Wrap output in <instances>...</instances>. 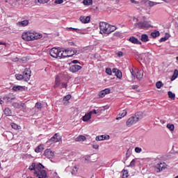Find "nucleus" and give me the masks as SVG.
<instances>
[{"instance_id": "6", "label": "nucleus", "mask_w": 178, "mask_h": 178, "mask_svg": "<svg viewBox=\"0 0 178 178\" xmlns=\"http://www.w3.org/2000/svg\"><path fill=\"white\" fill-rule=\"evenodd\" d=\"M135 29H140V30H144V29H149L151 27V24H149V22H136L134 24Z\"/></svg>"}, {"instance_id": "61", "label": "nucleus", "mask_w": 178, "mask_h": 178, "mask_svg": "<svg viewBox=\"0 0 178 178\" xmlns=\"http://www.w3.org/2000/svg\"><path fill=\"white\" fill-rule=\"evenodd\" d=\"M137 88H138V86L136 85V86H131V89H132V90H137Z\"/></svg>"}, {"instance_id": "62", "label": "nucleus", "mask_w": 178, "mask_h": 178, "mask_svg": "<svg viewBox=\"0 0 178 178\" xmlns=\"http://www.w3.org/2000/svg\"><path fill=\"white\" fill-rule=\"evenodd\" d=\"M13 62H19V58L16 57L13 58Z\"/></svg>"}, {"instance_id": "60", "label": "nucleus", "mask_w": 178, "mask_h": 178, "mask_svg": "<svg viewBox=\"0 0 178 178\" xmlns=\"http://www.w3.org/2000/svg\"><path fill=\"white\" fill-rule=\"evenodd\" d=\"M113 35L115 37H119L120 35V32H115L113 33Z\"/></svg>"}, {"instance_id": "37", "label": "nucleus", "mask_w": 178, "mask_h": 178, "mask_svg": "<svg viewBox=\"0 0 178 178\" xmlns=\"http://www.w3.org/2000/svg\"><path fill=\"white\" fill-rule=\"evenodd\" d=\"M115 76H116V77H118V79H122L123 75L122 74V72L118 70V71H117V72L115 74Z\"/></svg>"}, {"instance_id": "51", "label": "nucleus", "mask_w": 178, "mask_h": 178, "mask_svg": "<svg viewBox=\"0 0 178 178\" xmlns=\"http://www.w3.org/2000/svg\"><path fill=\"white\" fill-rule=\"evenodd\" d=\"M141 151H143V149H141L140 147L135 148V152H136L137 154H140V152H141Z\"/></svg>"}, {"instance_id": "3", "label": "nucleus", "mask_w": 178, "mask_h": 178, "mask_svg": "<svg viewBox=\"0 0 178 178\" xmlns=\"http://www.w3.org/2000/svg\"><path fill=\"white\" fill-rule=\"evenodd\" d=\"M100 34L109 35L111 33H113L116 28L106 22H102L99 23Z\"/></svg>"}, {"instance_id": "38", "label": "nucleus", "mask_w": 178, "mask_h": 178, "mask_svg": "<svg viewBox=\"0 0 178 178\" xmlns=\"http://www.w3.org/2000/svg\"><path fill=\"white\" fill-rule=\"evenodd\" d=\"M127 177H129V172H127V170H124L121 178H127Z\"/></svg>"}, {"instance_id": "42", "label": "nucleus", "mask_w": 178, "mask_h": 178, "mask_svg": "<svg viewBox=\"0 0 178 178\" xmlns=\"http://www.w3.org/2000/svg\"><path fill=\"white\" fill-rule=\"evenodd\" d=\"M68 30H70V31H74V32H76V33H79V31H80V29H76V28H67Z\"/></svg>"}, {"instance_id": "24", "label": "nucleus", "mask_w": 178, "mask_h": 178, "mask_svg": "<svg viewBox=\"0 0 178 178\" xmlns=\"http://www.w3.org/2000/svg\"><path fill=\"white\" fill-rule=\"evenodd\" d=\"M4 114L6 116H12V110L9 108H6L4 110Z\"/></svg>"}, {"instance_id": "12", "label": "nucleus", "mask_w": 178, "mask_h": 178, "mask_svg": "<svg viewBox=\"0 0 178 178\" xmlns=\"http://www.w3.org/2000/svg\"><path fill=\"white\" fill-rule=\"evenodd\" d=\"M16 97L13 94H8L3 97V99L6 102H10L11 101H13Z\"/></svg>"}, {"instance_id": "14", "label": "nucleus", "mask_w": 178, "mask_h": 178, "mask_svg": "<svg viewBox=\"0 0 178 178\" xmlns=\"http://www.w3.org/2000/svg\"><path fill=\"white\" fill-rule=\"evenodd\" d=\"M29 19H24L23 21L18 22L17 23V26H18V27H26V26H29Z\"/></svg>"}, {"instance_id": "7", "label": "nucleus", "mask_w": 178, "mask_h": 178, "mask_svg": "<svg viewBox=\"0 0 178 178\" xmlns=\"http://www.w3.org/2000/svg\"><path fill=\"white\" fill-rule=\"evenodd\" d=\"M22 76L24 77V81H30V78L31 77V70H30V68H25L22 72Z\"/></svg>"}, {"instance_id": "26", "label": "nucleus", "mask_w": 178, "mask_h": 178, "mask_svg": "<svg viewBox=\"0 0 178 178\" xmlns=\"http://www.w3.org/2000/svg\"><path fill=\"white\" fill-rule=\"evenodd\" d=\"M13 91H23V90H24V88L20 86H13Z\"/></svg>"}, {"instance_id": "41", "label": "nucleus", "mask_w": 178, "mask_h": 178, "mask_svg": "<svg viewBox=\"0 0 178 178\" xmlns=\"http://www.w3.org/2000/svg\"><path fill=\"white\" fill-rule=\"evenodd\" d=\"M106 73L108 74V76H112V70L109 67L106 68Z\"/></svg>"}, {"instance_id": "25", "label": "nucleus", "mask_w": 178, "mask_h": 178, "mask_svg": "<svg viewBox=\"0 0 178 178\" xmlns=\"http://www.w3.org/2000/svg\"><path fill=\"white\" fill-rule=\"evenodd\" d=\"M177 77H178V70H175L173 75L171 77V81H173L174 80H176V79H177Z\"/></svg>"}, {"instance_id": "64", "label": "nucleus", "mask_w": 178, "mask_h": 178, "mask_svg": "<svg viewBox=\"0 0 178 178\" xmlns=\"http://www.w3.org/2000/svg\"><path fill=\"white\" fill-rule=\"evenodd\" d=\"M0 45H5V47H6V42H2L0 41Z\"/></svg>"}, {"instance_id": "43", "label": "nucleus", "mask_w": 178, "mask_h": 178, "mask_svg": "<svg viewBox=\"0 0 178 178\" xmlns=\"http://www.w3.org/2000/svg\"><path fill=\"white\" fill-rule=\"evenodd\" d=\"M35 107L37 108V109H41V108H42V104L40 102H37Z\"/></svg>"}, {"instance_id": "58", "label": "nucleus", "mask_w": 178, "mask_h": 178, "mask_svg": "<svg viewBox=\"0 0 178 178\" xmlns=\"http://www.w3.org/2000/svg\"><path fill=\"white\" fill-rule=\"evenodd\" d=\"M119 71V70H118V68H113L111 72H113V73H115L116 74V73Z\"/></svg>"}, {"instance_id": "46", "label": "nucleus", "mask_w": 178, "mask_h": 178, "mask_svg": "<svg viewBox=\"0 0 178 178\" xmlns=\"http://www.w3.org/2000/svg\"><path fill=\"white\" fill-rule=\"evenodd\" d=\"M6 2L11 5V6H15V5H16L15 3H13V0H6Z\"/></svg>"}, {"instance_id": "30", "label": "nucleus", "mask_w": 178, "mask_h": 178, "mask_svg": "<svg viewBox=\"0 0 178 178\" xmlns=\"http://www.w3.org/2000/svg\"><path fill=\"white\" fill-rule=\"evenodd\" d=\"M168 95L169 98H170L171 99H175V98H176V95L175 93L172 92V91H168Z\"/></svg>"}, {"instance_id": "16", "label": "nucleus", "mask_w": 178, "mask_h": 178, "mask_svg": "<svg viewBox=\"0 0 178 178\" xmlns=\"http://www.w3.org/2000/svg\"><path fill=\"white\" fill-rule=\"evenodd\" d=\"M91 116H92V112H89L85 114V115L82 118V120L83 122H88L90 119H91Z\"/></svg>"}, {"instance_id": "13", "label": "nucleus", "mask_w": 178, "mask_h": 178, "mask_svg": "<svg viewBox=\"0 0 178 178\" xmlns=\"http://www.w3.org/2000/svg\"><path fill=\"white\" fill-rule=\"evenodd\" d=\"M80 22H81V23H84L85 24L87 23H90V21L91 20V17L90 16H81L79 18Z\"/></svg>"}, {"instance_id": "15", "label": "nucleus", "mask_w": 178, "mask_h": 178, "mask_svg": "<svg viewBox=\"0 0 178 178\" xmlns=\"http://www.w3.org/2000/svg\"><path fill=\"white\" fill-rule=\"evenodd\" d=\"M109 135H102L100 136H97L95 140L96 141H103L104 140H109Z\"/></svg>"}, {"instance_id": "56", "label": "nucleus", "mask_w": 178, "mask_h": 178, "mask_svg": "<svg viewBox=\"0 0 178 178\" xmlns=\"http://www.w3.org/2000/svg\"><path fill=\"white\" fill-rule=\"evenodd\" d=\"M71 63H73L74 65H77V63H80V62H79V60H74L72 61Z\"/></svg>"}, {"instance_id": "31", "label": "nucleus", "mask_w": 178, "mask_h": 178, "mask_svg": "<svg viewBox=\"0 0 178 178\" xmlns=\"http://www.w3.org/2000/svg\"><path fill=\"white\" fill-rule=\"evenodd\" d=\"M147 3L148 5L152 8V6H155V5H160L161 3H158V2H154V1H147Z\"/></svg>"}, {"instance_id": "44", "label": "nucleus", "mask_w": 178, "mask_h": 178, "mask_svg": "<svg viewBox=\"0 0 178 178\" xmlns=\"http://www.w3.org/2000/svg\"><path fill=\"white\" fill-rule=\"evenodd\" d=\"M49 1H51V0H38V2L39 3H42V5H44L45 3H48Z\"/></svg>"}, {"instance_id": "53", "label": "nucleus", "mask_w": 178, "mask_h": 178, "mask_svg": "<svg viewBox=\"0 0 178 178\" xmlns=\"http://www.w3.org/2000/svg\"><path fill=\"white\" fill-rule=\"evenodd\" d=\"M117 55L119 58H122V56H123V53L122 51H118Z\"/></svg>"}, {"instance_id": "45", "label": "nucleus", "mask_w": 178, "mask_h": 178, "mask_svg": "<svg viewBox=\"0 0 178 178\" xmlns=\"http://www.w3.org/2000/svg\"><path fill=\"white\" fill-rule=\"evenodd\" d=\"M71 98H72V95H67L66 96L64 97L63 101H69Z\"/></svg>"}, {"instance_id": "55", "label": "nucleus", "mask_w": 178, "mask_h": 178, "mask_svg": "<svg viewBox=\"0 0 178 178\" xmlns=\"http://www.w3.org/2000/svg\"><path fill=\"white\" fill-rule=\"evenodd\" d=\"M130 72L131 74V76H132V79H134L135 76H134V70L133 69L130 70Z\"/></svg>"}, {"instance_id": "59", "label": "nucleus", "mask_w": 178, "mask_h": 178, "mask_svg": "<svg viewBox=\"0 0 178 178\" xmlns=\"http://www.w3.org/2000/svg\"><path fill=\"white\" fill-rule=\"evenodd\" d=\"M131 3H135L136 5L138 4L139 2L136 0H130Z\"/></svg>"}, {"instance_id": "36", "label": "nucleus", "mask_w": 178, "mask_h": 178, "mask_svg": "<svg viewBox=\"0 0 178 178\" xmlns=\"http://www.w3.org/2000/svg\"><path fill=\"white\" fill-rule=\"evenodd\" d=\"M77 167H72L71 168V173L72 175H76L77 173Z\"/></svg>"}, {"instance_id": "39", "label": "nucleus", "mask_w": 178, "mask_h": 178, "mask_svg": "<svg viewBox=\"0 0 178 178\" xmlns=\"http://www.w3.org/2000/svg\"><path fill=\"white\" fill-rule=\"evenodd\" d=\"M168 39H169V36L165 35V37H163L160 39V42H165V41H167V40Z\"/></svg>"}, {"instance_id": "27", "label": "nucleus", "mask_w": 178, "mask_h": 178, "mask_svg": "<svg viewBox=\"0 0 178 178\" xmlns=\"http://www.w3.org/2000/svg\"><path fill=\"white\" fill-rule=\"evenodd\" d=\"M151 35L153 38H156V37H159V35H161V33L159 31H154L151 33Z\"/></svg>"}, {"instance_id": "47", "label": "nucleus", "mask_w": 178, "mask_h": 178, "mask_svg": "<svg viewBox=\"0 0 178 178\" xmlns=\"http://www.w3.org/2000/svg\"><path fill=\"white\" fill-rule=\"evenodd\" d=\"M60 88H67V83H61V85L60 86Z\"/></svg>"}, {"instance_id": "20", "label": "nucleus", "mask_w": 178, "mask_h": 178, "mask_svg": "<svg viewBox=\"0 0 178 178\" xmlns=\"http://www.w3.org/2000/svg\"><path fill=\"white\" fill-rule=\"evenodd\" d=\"M61 84L62 83H60V79H59L58 77H56L55 84L54 86V88H60Z\"/></svg>"}, {"instance_id": "35", "label": "nucleus", "mask_w": 178, "mask_h": 178, "mask_svg": "<svg viewBox=\"0 0 178 178\" xmlns=\"http://www.w3.org/2000/svg\"><path fill=\"white\" fill-rule=\"evenodd\" d=\"M15 77H16L17 80H24L23 74H16Z\"/></svg>"}, {"instance_id": "34", "label": "nucleus", "mask_w": 178, "mask_h": 178, "mask_svg": "<svg viewBox=\"0 0 178 178\" xmlns=\"http://www.w3.org/2000/svg\"><path fill=\"white\" fill-rule=\"evenodd\" d=\"M137 161V159H133L131 161V163H130V164H129V165H128V167L129 168H134V166H136V161Z\"/></svg>"}, {"instance_id": "1", "label": "nucleus", "mask_w": 178, "mask_h": 178, "mask_svg": "<svg viewBox=\"0 0 178 178\" xmlns=\"http://www.w3.org/2000/svg\"><path fill=\"white\" fill-rule=\"evenodd\" d=\"M41 163H33L29 168L31 172H33L35 177L47 178V170Z\"/></svg>"}, {"instance_id": "9", "label": "nucleus", "mask_w": 178, "mask_h": 178, "mask_svg": "<svg viewBox=\"0 0 178 178\" xmlns=\"http://www.w3.org/2000/svg\"><path fill=\"white\" fill-rule=\"evenodd\" d=\"M60 140H62V137H60L59 136V134H56L54 135V136H52L50 140H49V143H59V141H60Z\"/></svg>"}, {"instance_id": "57", "label": "nucleus", "mask_w": 178, "mask_h": 178, "mask_svg": "<svg viewBox=\"0 0 178 178\" xmlns=\"http://www.w3.org/2000/svg\"><path fill=\"white\" fill-rule=\"evenodd\" d=\"M92 148H94V149H98L99 148V145H92Z\"/></svg>"}, {"instance_id": "23", "label": "nucleus", "mask_w": 178, "mask_h": 178, "mask_svg": "<svg viewBox=\"0 0 178 178\" xmlns=\"http://www.w3.org/2000/svg\"><path fill=\"white\" fill-rule=\"evenodd\" d=\"M13 106L14 108H16L17 109H20V107L22 106L24 107V103H22L21 104L17 102L13 103Z\"/></svg>"}, {"instance_id": "50", "label": "nucleus", "mask_w": 178, "mask_h": 178, "mask_svg": "<svg viewBox=\"0 0 178 178\" xmlns=\"http://www.w3.org/2000/svg\"><path fill=\"white\" fill-rule=\"evenodd\" d=\"M131 155V152H130V149H128L126 153V158L127 159H129V157Z\"/></svg>"}, {"instance_id": "5", "label": "nucleus", "mask_w": 178, "mask_h": 178, "mask_svg": "<svg viewBox=\"0 0 178 178\" xmlns=\"http://www.w3.org/2000/svg\"><path fill=\"white\" fill-rule=\"evenodd\" d=\"M50 55L52 58H60V56H63V54H66L65 52H62V51L56 47L52 48L49 51Z\"/></svg>"}, {"instance_id": "11", "label": "nucleus", "mask_w": 178, "mask_h": 178, "mask_svg": "<svg viewBox=\"0 0 178 178\" xmlns=\"http://www.w3.org/2000/svg\"><path fill=\"white\" fill-rule=\"evenodd\" d=\"M156 168L158 170V172H162L166 169V163L160 162L156 165Z\"/></svg>"}, {"instance_id": "63", "label": "nucleus", "mask_w": 178, "mask_h": 178, "mask_svg": "<svg viewBox=\"0 0 178 178\" xmlns=\"http://www.w3.org/2000/svg\"><path fill=\"white\" fill-rule=\"evenodd\" d=\"M90 112H92V115L94 113L95 115H97V113H98V112L97 111V110L94 109L93 111H90Z\"/></svg>"}, {"instance_id": "22", "label": "nucleus", "mask_w": 178, "mask_h": 178, "mask_svg": "<svg viewBox=\"0 0 178 178\" xmlns=\"http://www.w3.org/2000/svg\"><path fill=\"white\" fill-rule=\"evenodd\" d=\"M86 136H83V135H79L78 137H76L75 138V141L76 142H83V141H86Z\"/></svg>"}, {"instance_id": "17", "label": "nucleus", "mask_w": 178, "mask_h": 178, "mask_svg": "<svg viewBox=\"0 0 178 178\" xmlns=\"http://www.w3.org/2000/svg\"><path fill=\"white\" fill-rule=\"evenodd\" d=\"M129 41H130V42H131L132 44H137L138 45H141V42L138 40V39L133 36L129 38Z\"/></svg>"}, {"instance_id": "21", "label": "nucleus", "mask_w": 178, "mask_h": 178, "mask_svg": "<svg viewBox=\"0 0 178 178\" xmlns=\"http://www.w3.org/2000/svg\"><path fill=\"white\" fill-rule=\"evenodd\" d=\"M140 40L143 42H147V41H149V38L147 34H143L141 35Z\"/></svg>"}, {"instance_id": "29", "label": "nucleus", "mask_w": 178, "mask_h": 178, "mask_svg": "<svg viewBox=\"0 0 178 178\" xmlns=\"http://www.w3.org/2000/svg\"><path fill=\"white\" fill-rule=\"evenodd\" d=\"M83 3L87 6H91L92 5V0H83Z\"/></svg>"}, {"instance_id": "49", "label": "nucleus", "mask_w": 178, "mask_h": 178, "mask_svg": "<svg viewBox=\"0 0 178 178\" xmlns=\"http://www.w3.org/2000/svg\"><path fill=\"white\" fill-rule=\"evenodd\" d=\"M11 127H13L15 130H17V129H19V125H17L15 123H13L11 124Z\"/></svg>"}, {"instance_id": "8", "label": "nucleus", "mask_w": 178, "mask_h": 178, "mask_svg": "<svg viewBox=\"0 0 178 178\" xmlns=\"http://www.w3.org/2000/svg\"><path fill=\"white\" fill-rule=\"evenodd\" d=\"M61 52H65V53L63 54V56H60V58H72L73 55L77 54V50H74L72 54H69V52H72V51L69 49H65V51H61Z\"/></svg>"}, {"instance_id": "54", "label": "nucleus", "mask_w": 178, "mask_h": 178, "mask_svg": "<svg viewBox=\"0 0 178 178\" xmlns=\"http://www.w3.org/2000/svg\"><path fill=\"white\" fill-rule=\"evenodd\" d=\"M44 155H48V154H51V150L50 149H46L44 151Z\"/></svg>"}, {"instance_id": "52", "label": "nucleus", "mask_w": 178, "mask_h": 178, "mask_svg": "<svg viewBox=\"0 0 178 178\" xmlns=\"http://www.w3.org/2000/svg\"><path fill=\"white\" fill-rule=\"evenodd\" d=\"M103 91L104 92V94H106V95L111 92V90L109 88H106L104 90H103Z\"/></svg>"}, {"instance_id": "10", "label": "nucleus", "mask_w": 178, "mask_h": 178, "mask_svg": "<svg viewBox=\"0 0 178 178\" xmlns=\"http://www.w3.org/2000/svg\"><path fill=\"white\" fill-rule=\"evenodd\" d=\"M70 70L72 73H77V72H79V70H81V66L76 64L72 65L70 66Z\"/></svg>"}, {"instance_id": "32", "label": "nucleus", "mask_w": 178, "mask_h": 178, "mask_svg": "<svg viewBox=\"0 0 178 178\" xmlns=\"http://www.w3.org/2000/svg\"><path fill=\"white\" fill-rule=\"evenodd\" d=\"M167 129L170 130V131H173L175 130V125L173 124H168Z\"/></svg>"}, {"instance_id": "33", "label": "nucleus", "mask_w": 178, "mask_h": 178, "mask_svg": "<svg viewBox=\"0 0 178 178\" xmlns=\"http://www.w3.org/2000/svg\"><path fill=\"white\" fill-rule=\"evenodd\" d=\"M156 88H161V87H163V83L161 81H157L156 83Z\"/></svg>"}, {"instance_id": "48", "label": "nucleus", "mask_w": 178, "mask_h": 178, "mask_svg": "<svg viewBox=\"0 0 178 178\" xmlns=\"http://www.w3.org/2000/svg\"><path fill=\"white\" fill-rule=\"evenodd\" d=\"M63 2V0H55L54 3L56 5H61V3Z\"/></svg>"}, {"instance_id": "40", "label": "nucleus", "mask_w": 178, "mask_h": 178, "mask_svg": "<svg viewBox=\"0 0 178 178\" xmlns=\"http://www.w3.org/2000/svg\"><path fill=\"white\" fill-rule=\"evenodd\" d=\"M106 95V94L105 93V92L104 90L100 91L99 93V98H104V97H105Z\"/></svg>"}, {"instance_id": "28", "label": "nucleus", "mask_w": 178, "mask_h": 178, "mask_svg": "<svg viewBox=\"0 0 178 178\" xmlns=\"http://www.w3.org/2000/svg\"><path fill=\"white\" fill-rule=\"evenodd\" d=\"M43 149L44 146H42V145H40L35 149V152H37L38 154V152H41Z\"/></svg>"}, {"instance_id": "19", "label": "nucleus", "mask_w": 178, "mask_h": 178, "mask_svg": "<svg viewBox=\"0 0 178 178\" xmlns=\"http://www.w3.org/2000/svg\"><path fill=\"white\" fill-rule=\"evenodd\" d=\"M127 115V110L124 109L123 111H122L120 113H119V116L118 118H116V120H120V119H122V118H124V116H126Z\"/></svg>"}, {"instance_id": "4", "label": "nucleus", "mask_w": 178, "mask_h": 178, "mask_svg": "<svg viewBox=\"0 0 178 178\" xmlns=\"http://www.w3.org/2000/svg\"><path fill=\"white\" fill-rule=\"evenodd\" d=\"M141 119H143V113L138 112L127 120L126 124L128 127H131L133 124H136Z\"/></svg>"}, {"instance_id": "18", "label": "nucleus", "mask_w": 178, "mask_h": 178, "mask_svg": "<svg viewBox=\"0 0 178 178\" xmlns=\"http://www.w3.org/2000/svg\"><path fill=\"white\" fill-rule=\"evenodd\" d=\"M135 74H136V79H138V80H141V79H143V77L144 76V71L138 70Z\"/></svg>"}, {"instance_id": "2", "label": "nucleus", "mask_w": 178, "mask_h": 178, "mask_svg": "<svg viewBox=\"0 0 178 178\" xmlns=\"http://www.w3.org/2000/svg\"><path fill=\"white\" fill-rule=\"evenodd\" d=\"M22 38L25 41H34L35 40H40V38H42V35L34 31H27L22 33Z\"/></svg>"}]
</instances>
